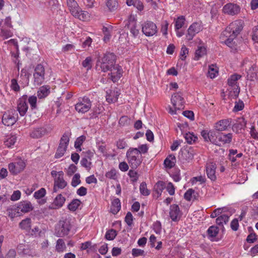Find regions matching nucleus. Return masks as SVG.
I'll use <instances>...</instances> for the list:
<instances>
[{
    "instance_id": "f257e3e1",
    "label": "nucleus",
    "mask_w": 258,
    "mask_h": 258,
    "mask_svg": "<svg viewBox=\"0 0 258 258\" xmlns=\"http://www.w3.org/2000/svg\"><path fill=\"white\" fill-rule=\"evenodd\" d=\"M116 56L113 53H107L97 60L96 69L98 71L106 72L115 64Z\"/></svg>"
},
{
    "instance_id": "f03ea898",
    "label": "nucleus",
    "mask_w": 258,
    "mask_h": 258,
    "mask_svg": "<svg viewBox=\"0 0 258 258\" xmlns=\"http://www.w3.org/2000/svg\"><path fill=\"white\" fill-rule=\"evenodd\" d=\"M72 227L71 221L67 218L62 217L54 229V235L58 237H62L69 234Z\"/></svg>"
},
{
    "instance_id": "7ed1b4c3",
    "label": "nucleus",
    "mask_w": 258,
    "mask_h": 258,
    "mask_svg": "<svg viewBox=\"0 0 258 258\" xmlns=\"http://www.w3.org/2000/svg\"><path fill=\"white\" fill-rule=\"evenodd\" d=\"M126 156L132 168L136 169L142 162V155L136 148H130L127 151Z\"/></svg>"
},
{
    "instance_id": "20e7f679",
    "label": "nucleus",
    "mask_w": 258,
    "mask_h": 258,
    "mask_svg": "<svg viewBox=\"0 0 258 258\" xmlns=\"http://www.w3.org/2000/svg\"><path fill=\"white\" fill-rule=\"evenodd\" d=\"M71 134L65 132L60 138L58 146L55 154V158H60L66 153L69 144Z\"/></svg>"
},
{
    "instance_id": "39448f33",
    "label": "nucleus",
    "mask_w": 258,
    "mask_h": 258,
    "mask_svg": "<svg viewBox=\"0 0 258 258\" xmlns=\"http://www.w3.org/2000/svg\"><path fill=\"white\" fill-rule=\"evenodd\" d=\"M68 7L71 14L76 18L84 21L87 16V13L81 10L75 0H67Z\"/></svg>"
},
{
    "instance_id": "423d86ee",
    "label": "nucleus",
    "mask_w": 258,
    "mask_h": 258,
    "mask_svg": "<svg viewBox=\"0 0 258 258\" xmlns=\"http://www.w3.org/2000/svg\"><path fill=\"white\" fill-rule=\"evenodd\" d=\"M243 29V22L241 20H236L231 23L222 32V35L231 34L232 37H237Z\"/></svg>"
},
{
    "instance_id": "0eeeda50",
    "label": "nucleus",
    "mask_w": 258,
    "mask_h": 258,
    "mask_svg": "<svg viewBox=\"0 0 258 258\" xmlns=\"http://www.w3.org/2000/svg\"><path fill=\"white\" fill-rule=\"evenodd\" d=\"M171 101L174 108L173 110L170 108L169 113L171 114H176L177 110L183 109L184 101L180 93L174 94L171 97Z\"/></svg>"
},
{
    "instance_id": "6e6552de",
    "label": "nucleus",
    "mask_w": 258,
    "mask_h": 258,
    "mask_svg": "<svg viewBox=\"0 0 258 258\" xmlns=\"http://www.w3.org/2000/svg\"><path fill=\"white\" fill-rule=\"evenodd\" d=\"M45 75L44 66L41 63L38 64L35 68L33 73L34 84L38 86L41 85L44 81Z\"/></svg>"
},
{
    "instance_id": "1a4fd4ad",
    "label": "nucleus",
    "mask_w": 258,
    "mask_h": 258,
    "mask_svg": "<svg viewBox=\"0 0 258 258\" xmlns=\"http://www.w3.org/2000/svg\"><path fill=\"white\" fill-rule=\"evenodd\" d=\"M130 31L131 36L136 38L139 36L141 27L138 25L134 16L130 15L128 18V22L126 25Z\"/></svg>"
},
{
    "instance_id": "9d476101",
    "label": "nucleus",
    "mask_w": 258,
    "mask_h": 258,
    "mask_svg": "<svg viewBox=\"0 0 258 258\" xmlns=\"http://www.w3.org/2000/svg\"><path fill=\"white\" fill-rule=\"evenodd\" d=\"M91 106L92 102L90 99L85 96L79 99L78 103L75 105V109L79 113H85L90 109Z\"/></svg>"
},
{
    "instance_id": "9b49d317",
    "label": "nucleus",
    "mask_w": 258,
    "mask_h": 258,
    "mask_svg": "<svg viewBox=\"0 0 258 258\" xmlns=\"http://www.w3.org/2000/svg\"><path fill=\"white\" fill-rule=\"evenodd\" d=\"M142 32L147 37L153 36L158 32L157 27L153 22L146 21L142 25Z\"/></svg>"
},
{
    "instance_id": "f8f14e48",
    "label": "nucleus",
    "mask_w": 258,
    "mask_h": 258,
    "mask_svg": "<svg viewBox=\"0 0 258 258\" xmlns=\"http://www.w3.org/2000/svg\"><path fill=\"white\" fill-rule=\"evenodd\" d=\"M26 164L22 159L10 163L8 167L10 172L13 175H16L22 171L25 168Z\"/></svg>"
},
{
    "instance_id": "ddd939ff",
    "label": "nucleus",
    "mask_w": 258,
    "mask_h": 258,
    "mask_svg": "<svg viewBox=\"0 0 258 258\" xmlns=\"http://www.w3.org/2000/svg\"><path fill=\"white\" fill-rule=\"evenodd\" d=\"M63 175V171H60L59 176L54 179L53 192H57L59 189H63L67 186L68 183L64 179Z\"/></svg>"
},
{
    "instance_id": "4468645a",
    "label": "nucleus",
    "mask_w": 258,
    "mask_h": 258,
    "mask_svg": "<svg viewBox=\"0 0 258 258\" xmlns=\"http://www.w3.org/2000/svg\"><path fill=\"white\" fill-rule=\"evenodd\" d=\"M18 118L17 114H15L13 111H8L4 114L2 122L6 126H12L17 121Z\"/></svg>"
},
{
    "instance_id": "2eb2a0df",
    "label": "nucleus",
    "mask_w": 258,
    "mask_h": 258,
    "mask_svg": "<svg viewBox=\"0 0 258 258\" xmlns=\"http://www.w3.org/2000/svg\"><path fill=\"white\" fill-rule=\"evenodd\" d=\"M240 11V7L236 4L228 3L222 9V12L227 15L234 16L237 15Z\"/></svg>"
},
{
    "instance_id": "dca6fc26",
    "label": "nucleus",
    "mask_w": 258,
    "mask_h": 258,
    "mask_svg": "<svg viewBox=\"0 0 258 258\" xmlns=\"http://www.w3.org/2000/svg\"><path fill=\"white\" fill-rule=\"evenodd\" d=\"M27 99V96L24 95L20 97L17 101V110L21 116H24L28 110Z\"/></svg>"
},
{
    "instance_id": "f3484780",
    "label": "nucleus",
    "mask_w": 258,
    "mask_h": 258,
    "mask_svg": "<svg viewBox=\"0 0 258 258\" xmlns=\"http://www.w3.org/2000/svg\"><path fill=\"white\" fill-rule=\"evenodd\" d=\"M169 216L173 221L176 222L180 220L182 213L177 205L173 204L170 206Z\"/></svg>"
},
{
    "instance_id": "a211bd4d",
    "label": "nucleus",
    "mask_w": 258,
    "mask_h": 258,
    "mask_svg": "<svg viewBox=\"0 0 258 258\" xmlns=\"http://www.w3.org/2000/svg\"><path fill=\"white\" fill-rule=\"evenodd\" d=\"M109 71L110 73L108 74L109 78L113 82H116L122 76V70L120 66L114 65V67Z\"/></svg>"
},
{
    "instance_id": "6ab92c4d",
    "label": "nucleus",
    "mask_w": 258,
    "mask_h": 258,
    "mask_svg": "<svg viewBox=\"0 0 258 258\" xmlns=\"http://www.w3.org/2000/svg\"><path fill=\"white\" fill-rule=\"evenodd\" d=\"M216 169V164L213 162H210L207 164L206 173L209 178L212 181L216 180V176L215 174Z\"/></svg>"
},
{
    "instance_id": "aec40b11",
    "label": "nucleus",
    "mask_w": 258,
    "mask_h": 258,
    "mask_svg": "<svg viewBox=\"0 0 258 258\" xmlns=\"http://www.w3.org/2000/svg\"><path fill=\"white\" fill-rule=\"evenodd\" d=\"M241 78V76L237 74H234L230 77L228 80V84L229 86L233 88V89L235 90L234 93L238 95L240 91V88L237 85V80Z\"/></svg>"
},
{
    "instance_id": "412c9836",
    "label": "nucleus",
    "mask_w": 258,
    "mask_h": 258,
    "mask_svg": "<svg viewBox=\"0 0 258 258\" xmlns=\"http://www.w3.org/2000/svg\"><path fill=\"white\" fill-rule=\"evenodd\" d=\"M66 201V198L61 194H58L49 206L51 209H58L62 207Z\"/></svg>"
},
{
    "instance_id": "4be33fe9",
    "label": "nucleus",
    "mask_w": 258,
    "mask_h": 258,
    "mask_svg": "<svg viewBox=\"0 0 258 258\" xmlns=\"http://www.w3.org/2000/svg\"><path fill=\"white\" fill-rule=\"evenodd\" d=\"M17 206L21 213H28L33 209L31 202L28 201H23L20 202L17 204Z\"/></svg>"
},
{
    "instance_id": "5701e85b",
    "label": "nucleus",
    "mask_w": 258,
    "mask_h": 258,
    "mask_svg": "<svg viewBox=\"0 0 258 258\" xmlns=\"http://www.w3.org/2000/svg\"><path fill=\"white\" fill-rule=\"evenodd\" d=\"M200 30V27L198 23H194L192 24L187 30V34L186 35L187 39L188 40H192L196 34L198 33Z\"/></svg>"
},
{
    "instance_id": "b1692460",
    "label": "nucleus",
    "mask_w": 258,
    "mask_h": 258,
    "mask_svg": "<svg viewBox=\"0 0 258 258\" xmlns=\"http://www.w3.org/2000/svg\"><path fill=\"white\" fill-rule=\"evenodd\" d=\"M249 69L247 70V78L252 81L257 78L258 74V66L255 63L250 64Z\"/></svg>"
},
{
    "instance_id": "393cba45",
    "label": "nucleus",
    "mask_w": 258,
    "mask_h": 258,
    "mask_svg": "<svg viewBox=\"0 0 258 258\" xmlns=\"http://www.w3.org/2000/svg\"><path fill=\"white\" fill-rule=\"evenodd\" d=\"M120 93L117 89L109 90L107 92L106 100L108 103H114L118 100Z\"/></svg>"
},
{
    "instance_id": "a878e982",
    "label": "nucleus",
    "mask_w": 258,
    "mask_h": 258,
    "mask_svg": "<svg viewBox=\"0 0 258 258\" xmlns=\"http://www.w3.org/2000/svg\"><path fill=\"white\" fill-rule=\"evenodd\" d=\"M179 157L183 161L189 162L194 158L192 151L188 149H183L180 151Z\"/></svg>"
},
{
    "instance_id": "bb28decb",
    "label": "nucleus",
    "mask_w": 258,
    "mask_h": 258,
    "mask_svg": "<svg viewBox=\"0 0 258 258\" xmlns=\"http://www.w3.org/2000/svg\"><path fill=\"white\" fill-rule=\"evenodd\" d=\"M230 125L229 119H222L215 124L214 127L218 131H226Z\"/></svg>"
},
{
    "instance_id": "cd10ccee",
    "label": "nucleus",
    "mask_w": 258,
    "mask_h": 258,
    "mask_svg": "<svg viewBox=\"0 0 258 258\" xmlns=\"http://www.w3.org/2000/svg\"><path fill=\"white\" fill-rule=\"evenodd\" d=\"M176 158L173 154L169 155L164 160V165L166 168H173L176 163Z\"/></svg>"
},
{
    "instance_id": "c85d7f7f",
    "label": "nucleus",
    "mask_w": 258,
    "mask_h": 258,
    "mask_svg": "<svg viewBox=\"0 0 258 258\" xmlns=\"http://www.w3.org/2000/svg\"><path fill=\"white\" fill-rule=\"evenodd\" d=\"M207 54V48L204 46H198L196 50L194 59L199 60L201 58Z\"/></svg>"
},
{
    "instance_id": "c756f323",
    "label": "nucleus",
    "mask_w": 258,
    "mask_h": 258,
    "mask_svg": "<svg viewBox=\"0 0 258 258\" xmlns=\"http://www.w3.org/2000/svg\"><path fill=\"white\" fill-rule=\"evenodd\" d=\"M121 209V204L118 198H115L111 202L110 212L114 215L116 214Z\"/></svg>"
},
{
    "instance_id": "7c9ffc66",
    "label": "nucleus",
    "mask_w": 258,
    "mask_h": 258,
    "mask_svg": "<svg viewBox=\"0 0 258 258\" xmlns=\"http://www.w3.org/2000/svg\"><path fill=\"white\" fill-rule=\"evenodd\" d=\"M105 6L110 12H113L118 8L117 0H105Z\"/></svg>"
},
{
    "instance_id": "2f4dec72",
    "label": "nucleus",
    "mask_w": 258,
    "mask_h": 258,
    "mask_svg": "<svg viewBox=\"0 0 258 258\" xmlns=\"http://www.w3.org/2000/svg\"><path fill=\"white\" fill-rule=\"evenodd\" d=\"M46 133V130L44 127H38L33 130L30 133V136L33 138L38 139L44 136Z\"/></svg>"
},
{
    "instance_id": "473e14b6",
    "label": "nucleus",
    "mask_w": 258,
    "mask_h": 258,
    "mask_svg": "<svg viewBox=\"0 0 258 258\" xmlns=\"http://www.w3.org/2000/svg\"><path fill=\"white\" fill-rule=\"evenodd\" d=\"M236 37H232L230 34L228 35H222V33L221 35V38L224 41V43L226 45L229 47H234L235 42L234 39Z\"/></svg>"
},
{
    "instance_id": "72a5a7b5",
    "label": "nucleus",
    "mask_w": 258,
    "mask_h": 258,
    "mask_svg": "<svg viewBox=\"0 0 258 258\" xmlns=\"http://www.w3.org/2000/svg\"><path fill=\"white\" fill-rule=\"evenodd\" d=\"M50 93V87L48 86H43L39 88L37 91V96L41 99L46 97Z\"/></svg>"
},
{
    "instance_id": "f704fd0d",
    "label": "nucleus",
    "mask_w": 258,
    "mask_h": 258,
    "mask_svg": "<svg viewBox=\"0 0 258 258\" xmlns=\"http://www.w3.org/2000/svg\"><path fill=\"white\" fill-rule=\"evenodd\" d=\"M8 215L10 218L13 220L15 217L20 216L21 215L18 206L9 208L7 210Z\"/></svg>"
},
{
    "instance_id": "c9c22d12",
    "label": "nucleus",
    "mask_w": 258,
    "mask_h": 258,
    "mask_svg": "<svg viewBox=\"0 0 258 258\" xmlns=\"http://www.w3.org/2000/svg\"><path fill=\"white\" fill-rule=\"evenodd\" d=\"M201 135L204 138L205 141L210 142L211 143L212 139L213 138L214 135H215L214 131L203 130L201 132Z\"/></svg>"
},
{
    "instance_id": "e433bc0d",
    "label": "nucleus",
    "mask_w": 258,
    "mask_h": 258,
    "mask_svg": "<svg viewBox=\"0 0 258 258\" xmlns=\"http://www.w3.org/2000/svg\"><path fill=\"white\" fill-rule=\"evenodd\" d=\"M126 3L128 6H133L140 11L144 9L143 4L140 0H126Z\"/></svg>"
},
{
    "instance_id": "4c0bfd02",
    "label": "nucleus",
    "mask_w": 258,
    "mask_h": 258,
    "mask_svg": "<svg viewBox=\"0 0 258 258\" xmlns=\"http://www.w3.org/2000/svg\"><path fill=\"white\" fill-rule=\"evenodd\" d=\"M165 187V183L163 181H159L156 183L154 186V191L157 194V197L161 196L162 190Z\"/></svg>"
},
{
    "instance_id": "58836bf2",
    "label": "nucleus",
    "mask_w": 258,
    "mask_h": 258,
    "mask_svg": "<svg viewBox=\"0 0 258 258\" xmlns=\"http://www.w3.org/2000/svg\"><path fill=\"white\" fill-rule=\"evenodd\" d=\"M67 248L65 242L63 239L61 238L58 239L56 241V245H55V250L57 252L59 253L63 252L66 250Z\"/></svg>"
},
{
    "instance_id": "ea45409f",
    "label": "nucleus",
    "mask_w": 258,
    "mask_h": 258,
    "mask_svg": "<svg viewBox=\"0 0 258 258\" xmlns=\"http://www.w3.org/2000/svg\"><path fill=\"white\" fill-rule=\"evenodd\" d=\"M219 232V228L215 226H210L207 230V235L211 240L214 238Z\"/></svg>"
},
{
    "instance_id": "a19ab883",
    "label": "nucleus",
    "mask_w": 258,
    "mask_h": 258,
    "mask_svg": "<svg viewBox=\"0 0 258 258\" xmlns=\"http://www.w3.org/2000/svg\"><path fill=\"white\" fill-rule=\"evenodd\" d=\"M229 219V217L226 215L223 214L220 216H219L216 220V223L219 226H222L223 228L224 224H226L228 222Z\"/></svg>"
},
{
    "instance_id": "79ce46f5",
    "label": "nucleus",
    "mask_w": 258,
    "mask_h": 258,
    "mask_svg": "<svg viewBox=\"0 0 258 258\" xmlns=\"http://www.w3.org/2000/svg\"><path fill=\"white\" fill-rule=\"evenodd\" d=\"M31 219L27 218L23 220L19 223V226L21 229H25L26 230H29L31 228Z\"/></svg>"
},
{
    "instance_id": "37998d69",
    "label": "nucleus",
    "mask_w": 258,
    "mask_h": 258,
    "mask_svg": "<svg viewBox=\"0 0 258 258\" xmlns=\"http://www.w3.org/2000/svg\"><path fill=\"white\" fill-rule=\"evenodd\" d=\"M185 21V19L184 16H181L178 17L175 20V30H179L184 25Z\"/></svg>"
},
{
    "instance_id": "c03bdc74",
    "label": "nucleus",
    "mask_w": 258,
    "mask_h": 258,
    "mask_svg": "<svg viewBox=\"0 0 258 258\" xmlns=\"http://www.w3.org/2000/svg\"><path fill=\"white\" fill-rule=\"evenodd\" d=\"M81 201L79 199H74L68 205V208L71 211H75L81 204Z\"/></svg>"
},
{
    "instance_id": "a18cd8bd",
    "label": "nucleus",
    "mask_w": 258,
    "mask_h": 258,
    "mask_svg": "<svg viewBox=\"0 0 258 258\" xmlns=\"http://www.w3.org/2000/svg\"><path fill=\"white\" fill-rule=\"evenodd\" d=\"M211 143L215 145L218 146H222L223 144V138L222 134H220L218 137L216 136V134L215 132V135L213 136V139H212Z\"/></svg>"
},
{
    "instance_id": "49530a36",
    "label": "nucleus",
    "mask_w": 258,
    "mask_h": 258,
    "mask_svg": "<svg viewBox=\"0 0 258 258\" xmlns=\"http://www.w3.org/2000/svg\"><path fill=\"white\" fill-rule=\"evenodd\" d=\"M112 28L111 27H106L103 26L102 28V32L104 35L103 40L105 42H108L111 37L110 31Z\"/></svg>"
},
{
    "instance_id": "de8ad7c7",
    "label": "nucleus",
    "mask_w": 258,
    "mask_h": 258,
    "mask_svg": "<svg viewBox=\"0 0 258 258\" xmlns=\"http://www.w3.org/2000/svg\"><path fill=\"white\" fill-rule=\"evenodd\" d=\"M85 140L86 137L84 136H81L76 139L74 146L77 149L78 151H81L82 150L81 146Z\"/></svg>"
},
{
    "instance_id": "09e8293b",
    "label": "nucleus",
    "mask_w": 258,
    "mask_h": 258,
    "mask_svg": "<svg viewBox=\"0 0 258 258\" xmlns=\"http://www.w3.org/2000/svg\"><path fill=\"white\" fill-rule=\"evenodd\" d=\"M184 138L187 143L191 144L196 142L198 139L197 136H196L193 133H186L184 135Z\"/></svg>"
},
{
    "instance_id": "8fccbe9b",
    "label": "nucleus",
    "mask_w": 258,
    "mask_h": 258,
    "mask_svg": "<svg viewBox=\"0 0 258 258\" xmlns=\"http://www.w3.org/2000/svg\"><path fill=\"white\" fill-rule=\"evenodd\" d=\"M140 191L141 195L147 196L150 194V191L147 187V184L145 182H143L140 185Z\"/></svg>"
},
{
    "instance_id": "3c124183",
    "label": "nucleus",
    "mask_w": 258,
    "mask_h": 258,
    "mask_svg": "<svg viewBox=\"0 0 258 258\" xmlns=\"http://www.w3.org/2000/svg\"><path fill=\"white\" fill-rule=\"evenodd\" d=\"M116 235V231L113 229H111L106 232L105 234V238L108 240H112L115 238Z\"/></svg>"
},
{
    "instance_id": "603ef678",
    "label": "nucleus",
    "mask_w": 258,
    "mask_h": 258,
    "mask_svg": "<svg viewBox=\"0 0 258 258\" xmlns=\"http://www.w3.org/2000/svg\"><path fill=\"white\" fill-rule=\"evenodd\" d=\"M218 73V71L216 68V67L214 64H212L209 66L208 74L209 76L211 78H214L216 77Z\"/></svg>"
},
{
    "instance_id": "864d4df0",
    "label": "nucleus",
    "mask_w": 258,
    "mask_h": 258,
    "mask_svg": "<svg viewBox=\"0 0 258 258\" xmlns=\"http://www.w3.org/2000/svg\"><path fill=\"white\" fill-rule=\"evenodd\" d=\"M17 138L15 135H11L5 141V145L8 148H11L16 143Z\"/></svg>"
},
{
    "instance_id": "5fc2aeb1",
    "label": "nucleus",
    "mask_w": 258,
    "mask_h": 258,
    "mask_svg": "<svg viewBox=\"0 0 258 258\" xmlns=\"http://www.w3.org/2000/svg\"><path fill=\"white\" fill-rule=\"evenodd\" d=\"M223 138V144H229L231 142L233 138L232 133H221Z\"/></svg>"
},
{
    "instance_id": "6e6d98bb",
    "label": "nucleus",
    "mask_w": 258,
    "mask_h": 258,
    "mask_svg": "<svg viewBox=\"0 0 258 258\" xmlns=\"http://www.w3.org/2000/svg\"><path fill=\"white\" fill-rule=\"evenodd\" d=\"M93 112L91 114V118H94L98 116L103 111V107L99 106L93 108Z\"/></svg>"
},
{
    "instance_id": "4d7b16f0",
    "label": "nucleus",
    "mask_w": 258,
    "mask_h": 258,
    "mask_svg": "<svg viewBox=\"0 0 258 258\" xmlns=\"http://www.w3.org/2000/svg\"><path fill=\"white\" fill-rule=\"evenodd\" d=\"M168 26L169 23L166 20H165L163 22H162L161 24V32L165 36H167V35Z\"/></svg>"
},
{
    "instance_id": "13d9d810",
    "label": "nucleus",
    "mask_w": 258,
    "mask_h": 258,
    "mask_svg": "<svg viewBox=\"0 0 258 258\" xmlns=\"http://www.w3.org/2000/svg\"><path fill=\"white\" fill-rule=\"evenodd\" d=\"M82 64L84 68L89 70L92 68V58L91 57H87L83 61Z\"/></svg>"
},
{
    "instance_id": "bf43d9fd",
    "label": "nucleus",
    "mask_w": 258,
    "mask_h": 258,
    "mask_svg": "<svg viewBox=\"0 0 258 258\" xmlns=\"http://www.w3.org/2000/svg\"><path fill=\"white\" fill-rule=\"evenodd\" d=\"M128 175L133 182H136L139 178V174L138 172L134 170H130Z\"/></svg>"
},
{
    "instance_id": "052dcab7",
    "label": "nucleus",
    "mask_w": 258,
    "mask_h": 258,
    "mask_svg": "<svg viewBox=\"0 0 258 258\" xmlns=\"http://www.w3.org/2000/svg\"><path fill=\"white\" fill-rule=\"evenodd\" d=\"M80 178V175L79 173H76L74 175L71 182V185L72 186L76 187L81 183Z\"/></svg>"
},
{
    "instance_id": "680f3d73",
    "label": "nucleus",
    "mask_w": 258,
    "mask_h": 258,
    "mask_svg": "<svg viewBox=\"0 0 258 258\" xmlns=\"http://www.w3.org/2000/svg\"><path fill=\"white\" fill-rule=\"evenodd\" d=\"M45 194H46L45 189L44 188H41L40 189H39L38 190H37L34 192V197L36 199H41V198H43V197H44Z\"/></svg>"
},
{
    "instance_id": "e2e57ef3",
    "label": "nucleus",
    "mask_w": 258,
    "mask_h": 258,
    "mask_svg": "<svg viewBox=\"0 0 258 258\" xmlns=\"http://www.w3.org/2000/svg\"><path fill=\"white\" fill-rule=\"evenodd\" d=\"M0 35L2 36L4 38V39H7L9 37H12L13 35V33L9 30L2 28L1 30Z\"/></svg>"
},
{
    "instance_id": "0e129e2a",
    "label": "nucleus",
    "mask_w": 258,
    "mask_h": 258,
    "mask_svg": "<svg viewBox=\"0 0 258 258\" xmlns=\"http://www.w3.org/2000/svg\"><path fill=\"white\" fill-rule=\"evenodd\" d=\"M11 88L15 92H19L20 90V86L15 79H13L11 81Z\"/></svg>"
},
{
    "instance_id": "69168bd1",
    "label": "nucleus",
    "mask_w": 258,
    "mask_h": 258,
    "mask_svg": "<svg viewBox=\"0 0 258 258\" xmlns=\"http://www.w3.org/2000/svg\"><path fill=\"white\" fill-rule=\"evenodd\" d=\"M105 176L107 178L112 179H115L117 177L116 171L115 169H111L106 173Z\"/></svg>"
},
{
    "instance_id": "338daca9",
    "label": "nucleus",
    "mask_w": 258,
    "mask_h": 258,
    "mask_svg": "<svg viewBox=\"0 0 258 258\" xmlns=\"http://www.w3.org/2000/svg\"><path fill=\"white\" fill-rule=\"evenodd\" d=\"M153 229L156 234H160L161 231V224L160 221H157L153 225Z\"/></svg>"
},
{
    "instance_id": "774afa93",
    "label": "nucleus",
    "mask_w": 258,
    "mask_h": 258,
    "mask_svg": "<svg viewBox=\"0 0 258 258\" xmlns=\"http://www.w3.org/2000/svg\"><path fill=\"white\" fill-rule=\"evenodd\" d=\"M244 105L243 101L239 100L238 102H235V104L233 108V111L237 112L242 110L244 108Z\"/></svg>"
}]
</instances>
